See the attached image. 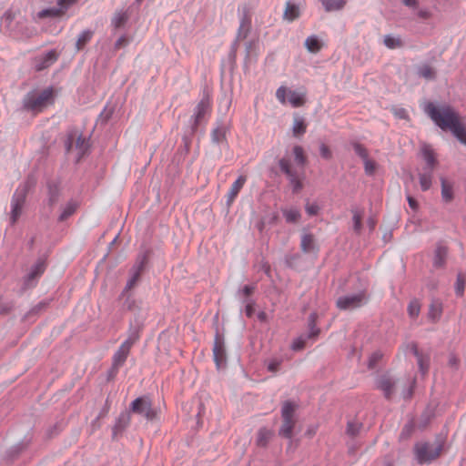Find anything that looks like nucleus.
I'll list each match as a JSON object with an SVG mask.
<instances>
[{
    "label": "nucleus",
    "mask_w": 466,
    "mask_h": 466,
    "mask_svg": "<svg viewBox=\"0 0 466 466\" xmlns=\"http://www.w3.org/2000/svg\"><path fill=\"white\" fill-rule=\"evenodd\" d=\"M423 110L436 126L444 131H451L462 145L466 146V124L453 106L427 102Z\"/></svg>",
    "instance_id": "f257e3e1"
},
{
    "label": "nucleus",
    "mask_w": 466,
    "mask_h": 466,
    "mask_svg": "<svg viewBox=\"0 0 466 466\" xmlns=\"http://www.w3.org/2000/svg\"><path fill=\"white\" fill-rule=\"evenodd\" d=\"M54 99L55 90L53 87H47L42 91H31L24 98V107L38 113L52 105Z\"/></svg>",
    "instance_id": "f03ea898"
},
{
    "label": "nucleus",
    "mask_w": 466,
    "mask_h": 466,
    "mask_svg": "<svg viewBox=\"0 0 466 466\" xmlns=\"http://www.w3.org/2000/svg\"><path fill=\"white\" fill-rule=\"evenodd\" d=\"M443 444L436 442H419L415 445V456L420 464L429 463L437 459L442 451Z\"/></svg>",
    "instance_id": "7ed1b4c3"
},
{
    "label": "nucleus",
    "mask_w": 466,
    "mask_h": 466,
    "mask_svg": "<svg viewBox=\"0 0 466 466\" xmlns=\"http://www.w3.org/2000/svg\"><path fill=\"white\" fill-rule=\"evenodd\" d=\"M67 153L73 155L76 162H79L87 151V143L82 133L78 130H72L66 141Z\"/></svg>",
    "instance_id": "20e7f679"
},
{
    "label": "nucleus",
    "mask_w": 466,
    "mask_h": 466,
    "mask_svg": "<svg viewBox=\"0 0 466 466\" xmlns=\"http://www.w3.org/2000/svg\"><path fill=\"white\" fill-rule=\"evenodd\" d=\"M276 98L280 104L286 105L289 102L293 107H300L306 103L305 93L290 90L285 86L277 89Z\"/></svg>",
    "instance_id": "39448f33"
},
{
    "label": "nucleus",
    "mask_w": 466,
    "mask_h": 466,
    "mask_svg": "<svg viewBox=\"0 0 466 466\" xmlns=\"http://www.w3.org/2000/svg\"><path fill=\"white\" fill-rule=\"evenodd\" d=\"M138 338V331H135L120 345L113 357V368L115 370H118L125 363L132 346Z\"/></svg>",
    "instance_id": "423d86ee"
},
{
    "label": "nucleus",
    "mask_w": 466,
    "mask_h": 466,
    "mask_svg": "<svg viewBox=\"0 0 466 466\" xmlns=\"http://www.w3.org/2000/svg\"><path fill=\"white\" fill-rule=\"evenodd\" d=\"M130 410L136 414L145 417L147 420L157 418V410L153 408L151 400L147 397H139L132 401Z\"/></svg>",
    "instance_id": "0eeeda50"
},
{
    "label": "nucleus",
    "mask_w": 466,
    "mask_h": 466,
    "mask_svg": "<svg viewBox=\"0 0 466 466\" xmlns=\"http://www.w3.org/2000/svg\"><path fill=\"white\" fill-rule=\"evenodd\" d=\"M26 187H18L11 201V223L15 224L19 219L20 216L22 215L24 204L25 202V197H26Z\"/></svg>",
    "instance_id": "6e6552de"
},
{
    "label": "nucleus",
    "mask_w": 466,
    "mask_h": 466,
    "mask_svg": "<svg viewBox=\"0 0 466 466\" xmlns=\"http://www.w3.org/2000/svg\"><path fill=\"white\" fill-rule=\"evenodd\" d=\"M367 302L365 292L358 294L339 297L337 299L336 305L341 310H352L360 308Z\"/></svg>",
    "instance_id": "1a4fd4ad"
},
{
    "label": "nucleus",
    "mask_w": 466,
    "mask_h": 466,
    "mask_svg": "<svg viewBox=\"0 0 466 466\" xmlns=\"http://www.w3.org/2000/svg\"><path fill=\"white\" fill-rule=\"evenodd\" d=\"M148 261V252H144L138 256L137 260L133 268V274L131 278L128 279L126 289H132L140 279V275L144 270L146 265Z\"/></svg>",
    "instance_id": "9d476101"
},
{
    "label": "nucleus",
    "mask_w": 466,
    "mask_h": 466,
    "mask_svg": "<svg viewBox=\"0 0 466 466\" xmlns=\"http://www.w3.org/2000/svg\"><path fill=\"white\" fill-rule=\"evenodd\" d=\"M77 0H58V8H47L37 14L38 18L57 17L65 14L66 10Z\"/></svg>",
    "instance_id": "9b49d317"
},
{
    "label": "nucleus",
    "mask_w": 466,
    "mask_h": 466,
    "mask_svg": "<svg viewBox=\"0 0 466 466\" xmlns=\"http://www.w3.org/2000/svg\"><path fill=\"white\" fill-rule=\"evenodd\" d=\"M280 169L288 176L291 185L293 186L294 192H298L302 188V182L298 177L297 173L292 169L290 162L287 158L279 160Z\"/></svg>",
    "instance_id": "f8f14e48"
},
{
    "label": "nucleus",
    "mask_w": 466,
    "mask_h": 466,
    "mask_svg": "<svg viewBox=\"0 0 466 466\" xmlns=\"http://www.w3.org/2000/svg\"><path fill=\"white\" fill-rule=\"evenodd\" d=\"M58 58V54L55 50H51L43 56L35 57L34 66L36 71H42L52 66Z\"/></svg>",
    "instance_id": "ddd939ff"
},
{
    "label": "nucleus",
    "mask_w": 466,
    "mask_h": 466,
    "mask_svg": "<svg viewBox=\"0 0 466 466\" xmlns=\"http://www.w3.org/2000/svg\"><path fill=\"white\" fill-rule=\"evenodd\" d=\"M211 104L208 97L202 98L196 107L195 127L200 124L202 119L210 112Z\"/></svg>",
    "instance_id": "4468645a"
},
{
    "label": "nucleus",
    "mask_w": 466,
    "mask_h": 466,
    "mask_svg": "<svg viewBox=\"0 0 466 466\" xmlns=\"http://www.w3.org/2000/svg\"><path fill=\"white\" fill-rule=\"evenodd\" d=\"M246 181H247V177L241 175L231 185V187L227 194V203L228 206H230L235 201L237 196L238 195L239 191L245 185Z\"/></svg>",
    "instance_id": "2eb2a0df"
},
{
    "label": "nucleus",
    "mask_w": 466,
    "mask_h": 466,
    "mask_svg": "<svg viewBox=\"0 0 466 466\" xmlns=\"http://www.w3.org/2000/svg\"><path fill=\"white\" fill-rule=\"evenodd\" d=\"M300 248L304 253H311L317 251L318 248L314 236L310 233H304L301 236Z\"/></svg>",
    "instance_id": "dca6fc26"
},
{
    "label": "nucleus",
    "mask_w": 466,
    "mask_h": 466,
    "mask_svg": "<svg viewBox=\"0 0 466 466\" xmlns=\"http://www.w3.org/2000/svg\"><path fill=\"white\" fill-rule=\"evenodd\" d=\"M421 154L424 158V160L427 163L428 167L432 171L436 165L438 164V161L436 159V154L434 150L431 148L429 145H423L421 147Z\"/></svg>",
    "instance_id": "f3484780"
},
{
    "label": "nucleus",
    "mask_w": 466,
    "mask_h": 466,
    "mask_svg": "<svg viewBox=\"0 0 466 466\" xmlns=\"http://www.w3.org/2000/svg\"><path fill=\"white\" fill-rule=\"evenodd\" d=\"M131 417L128 412H122L117 418L116 424L113 428V433L116 436L121 433L130 423Z\"/></svg>",
    "instance_id": "a211bd4d"
},
{
    "label": "nucleus",
    "mask_w": 466,
    "mask_h": 466,
    "mask_svg": "<svg viewBox=\"0 0 466 466\" xmlns=\"http://www.w3.org/2000/svg\"><path fill=\"white\" fill-rule=\"evenodd\" d=\"M214 360L217 366L219 368L226 362V351L224 346L218 340L216 341L213 348Z\"/></svg>",
    "instance_id": "6ab92c4d"
},
{
    "label": "nucleus",
    "mask_w": 466,
    "mask_h": 466,
    "mask_svg": "<svg viewBox=\"0 0 466 466\" xmlns=\"http://www.w3.org/2000/svg\"><path fill=\"white\" fill-rule=\"evenodd\" d=\"M298 405L295 402L287 400L283 402L281 408V416L282 420H296L295 412L297 410Z\"/></svg>",
    "instance_id": "aec40b11"
},
{
    "label": "nucleus",
    "mask_w": 466,
    "mask_h": 466,
    "mask_svg": "<svg viewBox=\"0 0 466 466\" xmlns=\"http://www.w3.org/2000/svg\"><path fill=\"white\" fill-rule=\"evenodd\" d=\"M300 12L298 5L288 2L284 10L283 17L289 22H292L299 17Z\"/></svg>",
    "instance_id": "412c9836"
},
{
    "label": "nucleus",
    "mask_w": 466,
    "mask_h": 466,
    "mask_svg": "<svg viewBox=\"0 0 466 466\" xmlns=\"http://www.w3.org/2000/svg\"><path fill=\"white\" fill-rule=\"evenodd\" d=\"M250 26H251L250 15L248 13H246V14H244V15L240 21V25H239L238 33V38L245 39L250 31Z\"/></svg>",
    "instance_id": "4be33fe9"
},
{
    "label": "nucleus",
    "mask_w": 466,
    "mask_h": 466,
    "mask_svg": "<svg viewBox=\"0 0 466 466\" xmlns=\"http://www.w3.org/2000/svg\"><path fill=\"white\" fill-rule=\"evenodd\" d=\"M296 424V420H282V425L279 430V435L287 439H291L293 435V429Z\"/></svg>",
    "instance_id": "5701e85b"
},
{
    "label": "nucleus",
    "mask_w": 466,
    "mask_h": 466,
    "mask_svg": "<svg viewBox=\"0 0 466 466\" xmlns=\"http://www.w3.org/2000/svg\"><path fill=\"white\" fill-rule=\"evenodd\" d=\"M282 214L288 223H298L301 218V213L299 208H283Z\"/></svg>",
    "instance_id": "b1692460"
},
{
    "label": "nucleus",
    "mask_w": 466,
    "mask_h": 466,
    "mask_svg": "<svg viewBox=\"0 0 466 466\" xmlns=\"http://www.w3.org/2000/svg\"><path fill=\"white\" fill-rule=\"evenodd\" d=\"M447 256V248L443 246H438L434 252L433 265L436 268L442 267Z\"/></svg>",
    "instance_id": "393cba45"
},
{
    "label": "nucleus",
    "mask_w": 466,
    "mask_h": 466,
    "mask_svg": "<svg viewBox=\"0 0 466 466\" xmlns=\"http://www.w3.org/2000/svg\"><path fill=\"white\" fill-rule=\"evenodd\" d=\"M273 432L266 428L260 429L258 432L257 444L260 447H265L271 439Z\"/></svg>",
    "instance_id": "a878e982"
},
{
    "label": "nucleus",
    "mask_w": 466,
    "mask_h": 466,
    "mask_svg": "<svg viewBox=\"0 0 466 466\" xmlns=\"http://www.w3.org/2000/svg\"><path fill=\"white\" fill-rule=\"evenodd\" d=\"M309 332L308 335L309 339H315L319 336L320 329L317 327V314L311 313L309 317Z\"/></svg>",
    "instance_id": "bb28decb"
},
{
    "label": "nucleus",
    "mask_w": 466,
    "mask_h": 466,
    "mask_svg": "<svg viewBox=\"0 0 466 466\" xmlns=\"http://www.w3.org/2000/svg\"><path fill=\"white\" fill-rule=\"evenodd\" d=\"M378 387L383 390L385 396L387 398H390V395H391V389L393 387V382L391 380V379L388 378V377H381L378 382Z\"/></svg>",
    "instance_id": "cd10ccee"
},
{
    "label": "nucleus",
    "mask_w": 466,
    "mask_h": 466,
    "mask_svg": "<svg viewBox=\"0 0 466 466\" xmlns=\"http://www.w3.org/2000/svg\"><path fill=\"white\" fill-rule=\"evenodd\" d=\"M441 197L446 202L453 199L452 186L445 178H441Z\"/></svg>",
    "instance_id": "c85d7f7f"
},
{
    "label": "nucleus",
    "mask_w": 466,
    "mask_h": 466,
    "mask_svg": "<svg viewBox=\"0 0 466 466\" xmlns=\"http://www.w3.org/2000/svg\"><path fill=\"white\" fill-rule=\"evenodd\" d=\"M418 75L427 80H432L436 77L434 68L429 65H422L418 69Z\"/></svg>",
    "instance_id": "c756f323"
},
{
    "label": "nucleus",
    "mask_w": 466,
    "mask_h": 466,
    "mask_svg": "<svg viewBox=\"0 0 466 466\" xmlns=\"http://www.w3.org/2000/svg\"><path fill=\"white\" fill-rule=\"evenodd\" d=\"M305 46L311 53H318L322 47L321 43L315 35L309 36L305 41Z\"/></svg>",
    "instance_id": "7c9ffc66"
},
{
    "label": "nucleus",
    "mask_w": 466,
    "mask_h": 466,
    "mask_svg": "<svg viewBox=\"0 0 466 466\" xmlns=\"http://www.w3.org/2000/svg\"><path fill=\"white\" fill-rule=\"evenodd\" d=\"M78 208V204L76 201H70L66 204V206L64 208L60 217L59 220L64 221L67 219L71 215H73L76 210Z\"/></svg>",
    "instance_id": "2f4dec72"
},
{
    "label": "nucleus",
    "mask_w": 466,
    "mask_h": 466,
    "mask_svg": "<svg viewBox=\"0 0 466 466\" xmlns=\"http://www.w3.org/2000/svg\"><path fill=\"white\" fill-rule=\"evenodd\" d=\"M322 4L327 11H335L341 9L346 4V0H323Z\"/></svg>",
    "instance_id": "473e14b6"
},
{
    "label": "nucleus",
    "mask_w": 466,
    "mask_h": 466,
    "mask_svg": "<svg viewBox=\"0 0 466 466\" xmlns=\"http://www.w3.org/2000/svg\"><path fill=\"white\" fill-rule=\"evenodd\" d=\"M307 125L304 120L300 117H295L293 122V135L295 137H299L303 135L306 132Z\"/></svg>",
    "instance_id": "72a5a7b5"
},
{
    "label": "nucleus",
    "mask_w": 466,
    "mask_h": 466,
    "mask_svg": "<svg viewBox=\"0 0 466 466\" xmlns=\"http://www.w3.org/2000/svg\"><path fill=\"white\" fill-rule=\"evenodd\" d=\"M295 161L298 166L303 167L307 162V157L304 154V150L300 146H295L293 148Z\"/></svg>",
    "instance_id": "f704fd0d"
},
{
    "label": "nucleus",
    "mask_w": 466,
    "mask_h": 466,
    "mask_svg": "<svg viewBox=\"0 0 466 466\" xmlns=\"http://www.w3.org/2000/svg\"><path fill=\"white\" fill-rule=\"evenodd\" d=\"M128 15L126 12H116L112 19V24L116 28H119L126 24Z\"/></svg>",
    "instance_id": "c9c22d12"
},
{
    "label": "nucleus",
    "mask_w": 466,
    "mask_h": 466,
    "mask_svg": "<svg viewBox=\"0 0 466 466\" xmlns=\"http://www.w3.org/2000/svg\"><path fill=\"white\" fill-rule=\"evenodd\" d=\"M384 45L390 49L399 48L402 46V41L399 37L386 35L384 37Z\"/></svg>",
    "instance_id": "e433bc0d"
},
{
    "label": "nucleus",
    "mask_w": 466,
    "mask_h": 466,
    "mask_svg": "<svg viewBox=\"0 0 466 466\" xmlns=\"http://www.w3.org/2000/svg\"><path fill=\"white\" fill-rule=\"evenodd\" d=\"M413 351H414L415 356L417 357L420 370L423 373L426 372L429 368V359L425 358L421 354H420V352L418 351V349L416 347L413 348Z\"/></svg>",
    "instance_id": "4c0bfd02"
},
{
    "label": "nucleus",
    "mask_w": 466,
    "mask_h": 466,
    "mask_svg": "<svg viewBox=\"0 0 466 466\" xmlns=\"http://www.w3.org/2000/svg\"><path fill=\"white\" fill-rule=\"evenodd\" d=\"M353 213V228H354V231L358 234L360 233L361 229H362V213L360 212L359 210H353L352 211Z\"/></svg>",
    "instance_id": "58836bf2"
},
{
    "label": "nucleus",
    "mask_w": 466,
    "mask_h": 466,
    "mask_svg": "<svg viewBox=\"0 0 466 466\" xmlns=\"http://www.w3.org/2000/svg\"><path fill=\"white\" fill-rule=\"evenodd\" d=\"M420 311V304L417 299H413L408 306V313L410 318L415 319L419 316Z\"/></svg>",
    "instance_id": "ea45409f"
},
{
    "label": "nucleus",
    "mask_w": 466,
    "mask_h": 466,
    "mask_svg": "<svg viewBox=\"0 0 466 466\" xmlns=\"http://www.w3.org/2000/svg\"><path fill=\"white\" fill-rule=\"evenodd\" d=\"M432 175L431 173H424L420 175V185L423 191L430 189L431 186Z\"/></svg>",
    "instance_id": "a19ab883"
},
{
    "label": "nucleus",
    "mask_w": 466,
    "mask_h": 466,
    "mask_svg": "<svg viewBox=\"0 0 466 466\" xmlns=\"http://www.w3.org/2000/svg\"><path fill=\"white\" fill-rule=\"evenodd\" d=\"M212 140L216 143H222L226 139V131L223 127H217L213 130Z\"/></svg>",
    "instance_id": "79ce46f5"
},
{
    "label": "nucleus",
    "mask_w": 466,
    "mask_h": 466,
    "mask_svg": "<svg viewBox=\"0 0 466 466\" xmlns=\"http://www.w3.org/2000/svg\"><path fill=\"white\" fill-rule=\"evenodd\" d=\"M363 161H364L365 173L369 176H372L377 169L376 162L370 159L369 157Z\"/></svg>",
    "instance_id": "37998d69"
},
{
    "label": "nucleus",
    "mask_w": 466,
    "mask_h": 466,
    "mask_svg": "<svg viewBox=\"0 0 466 466\" xmlns=\"http://www.w3.org/2000/svg\"><path fill=\"white\" fill-rule=\"evenodd\" d=\"M441 314V307L439 303H432L430 308L429 316L430 318L436 319L440 318Z\"/></svg>",
    "instance_id": "c03bdc74"
},
{
    "label": "nucleus",
    "mask_w": 466,
    "mask_h": 466,
    "mask_svg": "<svg viewBox=\"0 0 466 466\" xmlns=\"http://www.w3.org/2000/svg\"><path fill=\"white\" fill-rule=\"evenodd\" d=\"M319 209H320V208L316 202H313V203L307 202L305 205V210H306L307 214L309 216L318 215Z\"/></svg>",
    "instance_id": "a18cd8bd"
},
{
    "label": "nucleus",
    "mask_w": 466,
    "mask_h": 466,
    "mask_svg": "<svg viewBox=\"0 0 466 466\" xmlns=\"http://www.w3.org/2000/svg\"><path fill=\"white\" fill-rule=\"evenodd\" d=\"M464 288H465L464 278L461 274H459L457 277L456 284H455V290H456L457 295L462 296Z\"/></svg>",
    "instance_id": "49530a36"
},
{
    "label": "nucleus",
    "mask_w": 466,
    "mask_h": 466,
    "mask_svg": "<svg viewBox=\"0 0 466 466\" xmlns=\"http://www.w3.org/2000/svg\"><path fill=\"white\" fill-rule=\"evenodd\" d=\"M353 148L355 153L360 156L363 160L367 159L369 157V154L367 149L360 144L355 143L353 145Z\"/></svg>",
    "instance_id": "de8ad7c7"
},
{
    "label": "nucleus",
    "mask_w": 466,
    "mask_h": 466,
    "mask_svg": "<svg viewBox=\"0 0 466 466\" xmlns=\"http://www.w3.org/2000/svg\"><path fill=\"white\" fill-rule=\"evenodd\" d=\"M281 365V360L278 359H272L268 361L267 368L270 372H277Z\"/></svg>",
    "instance_id": "09e8293b"
},
{
    "label": "nucleus",
    "mask_w": 466,
    "mask_h": 466,
    "mask_svg": "<svg viewBox=\"0 0 466 466\" xmlns=\"http://www.w3.org/2000/svg\"><path fill=\"white\" fill-rule=\"evenodd\" d=\"M306 346V339L303 337H299L292 342L291 349L293 350H301Z\"/></svg>",
    "instance_id": "8fccbe9b"
},
{
    "label": "nucleus",
    "mask_w": 466,
    "mask_h": 466,
    "mask_svg": "<svg viewBox=\"0 0 466 466\" xmlns=\"http://www.w3.org/2000/svg\"><path fill=\"white\" fill-rule=\"evenodd\" d=\"M382 354L380 351H376L372 353L369 360V368L373 369L376 367L377 363L381 360Z\"/></svg>",
    "instance_id": "3c124183"
},
{
    "label": "nucleus",
    "mask_w": 466,
    "mask_h": 466,
    "mask_svg": "<svg viewBox=\"0 0 466 466\" xmlns=\"http://www.w3.org/2000/svg\"><path fill=\"white\" fill-rule=\"evenodd\" d=\"M45 270V265L43 262H39L35 265V268L30 274V278L34 279L39 275H41Z\"/></svg>",
    "instance_id": "603ef678"
},
{
    "label": "nucleus",
    "mask_w": 466,
    "mask_h": 466,
    "mask_svg": "<svg viewBox=\"0 0 466 466\" xmlns=\"http://www.w3.org/2000/svg\"><path fill=\"white\" fill-rule=\"evenodd\" d=\"M86 40H87V31H84V32H82V34L80 35V36L76 42V47L78 50L84 48Z\"/></svg>",
    "instance_id": "864d4df0"
},
{
    "label": "nucleus",
    "mask_w": 466,
    "mask_h": 466,
    "mask_svg": "<svg viewBox=\"0 0 466 466\" xmlns=\"http://www.w3.org/2000/svg\"><path fill=\"white\" fill-rule=\"evenodd\" d=\"M128 42H129V39L127 38V36H126V35H122V36H120V37L116 40V44H115V47H116V49H119V48L125 47V46H127Z\"/></svg>",
    "instance_id": "5fc2aeb1"
},
{
    "label": "nucleus",
    "mask_w": 466,
    "mask_h": 466,
    "mask_svg": "<svg viewBox=\"0 0 466 466\" xmlns=\"http://www.w3.org/2000/svg\"><path fill=\"white\" fill-rule=\"evenodd\" d=\"M319 151L322 157L326 159H329L331 157V151L329 150V147L326 146L325 144H321Z\"/></svg>",
    "instance_id": "6e6d98bb"
},
{
    "label": "nucleus",
    "mask_w": 466,
    "mask_h": 466,
    "mask_svg": "<svg viewBox=\"0 0 466 466\" xmlns=\"http://www.w3.org/2000/svg\"><path fill=\"white\" fill-rule=\"evenodd\" d=\"M255 312V303L254 301H249L246 305L245 313L247 317L251 318Z\"/></svg>",
    "instance_id": "4d7b16f0"
},
{
    "label": "nucleus",
    "mask_w": 466,
    "mask_h": 466,
    "mask_svg": "<svg viewBox=\"0 0 466 466\" xmlns=\"http://www.w3.org/2000/svg\"><path fill=\"white\" fill-rule=\"evenodd\" d=\"M255 286L254 285H246L243 289H242V294L246 297H248L250 295H252L255 291Z\"/></svg>",
    "instance_id": "13d9d810"
},
{
    "label": "nucleus",
    "mask_w": 466,
    "mask_h": 466,
    "mask_svg": "<svg viewBox=\"0 0 466 466\" xmlns=\"http://www.w3.org/2000/svg\"><path fill=\"white\" fill-rule=\"evenodd\" d=\"M408 202L409 206L413 209L416 210L418 208V203L417 201L410 196L408 197Z\"/></svg>",
    "instance_id": "bf43d9fd"
},
{
    "label": "nucleus",
    "mask_w": 466,
    "mask_h": 466,
    "mask_svg": "<svg viewBox=\"0 0 466 466\" xmlns=\"http://www.w3.org/2000/svg\"><path fill=\"white\" fill-rule=\"evenodd\" d=\"M258 319L261 322H267L268 321V314L265 311H260L258 314Z\"/></svg>",
    "instance_id": "052dcab7"
},
{
    "label": "nucleus",
    "mask_w": 466,
    "mask_h": 466,
    "mask_svg": "<svg viewBox=\"0 0 466 466\" xmlns=\"http://www.w3.org/2000/svg\"><path fill=\"white\" fill-rule=\"evenodd\" d=\"M418 15L423 19H428L431 17V13L428 10H420Z\"/></svg>",
    "instance_id": "680f3d73"
},
{
    "label": "nucleus",
    "mask_w": 466,
    "mask_h": 466,
    "mask_svg": "<svg viewBox=\"0 0 466 466\" xmlns=\"http://www.w3.org/2000/svg\"><path fill=\"white\" fill-rule=\"evenodd\" d=\"M402 2L407 6L414 7L417 5V0H402Z\"/></svg>",
    "instance_id": "e2e57ef3"
},
{
    "label": "nucleus",
    "mask_w": 466,
    "mask_h": 466,
    "mask_svg": "<svg viewBox=\"0 0 466 466\" xmlns=\"http://www.w3.org/2000/svg\"><path fill=\"white\" fill-rule=\"evenodd\" d=\"M397 115L400 116V117H402V118H405L406 117V112L404 109H400L399 112H397Z\"/></svg>",
    "instance_id": "0e129e2a"
},
{
    "label": "nucleus",
    "mask_w": 466,
    "mask_h": 466,
    "mask_svg": "<svg viewBox=\"0 0 466 466\" xmlns=\"http://www.w3.org/2000/svg\"><path fill=\"white\" fill-rule=\"evenodd\" d=\"M50 202H51V204H53V203H55V202H56V198H55V197H54V196H52V197L50 198Z\"/></svg>",
    "instance_id": "69168bd1"
},
{
    "label": "nucleus",
    "mask_w": 466,
    "mask_h": 466,
    "mask_svg": "<svg viewBox=\"0 0 466 466\" xmlns=\"http://www.w3.org/2000/svg\"><path fill=\"white\" fill-rule=\"evenodd\" d=\"M370 225L371 228H374V222H373V221H370Z\"/></svg>",
    "instance_id": "338daca9"
},
{
    "label": "nucleus",
    "mask_w": 466,
    "mask_h": 466,
    "mask_svg": "<svg viewBox=\"0 0 466 466\" xmlns=\"http://www.w3.org/2000/svg\"><path fill=\"white\" fill-rule=\"evenodd\" d=\"M411 395V390L409 391L408 396L410 397Z\"/></svg>",
    "instance_id": "774afa93"
}]
</instances>
